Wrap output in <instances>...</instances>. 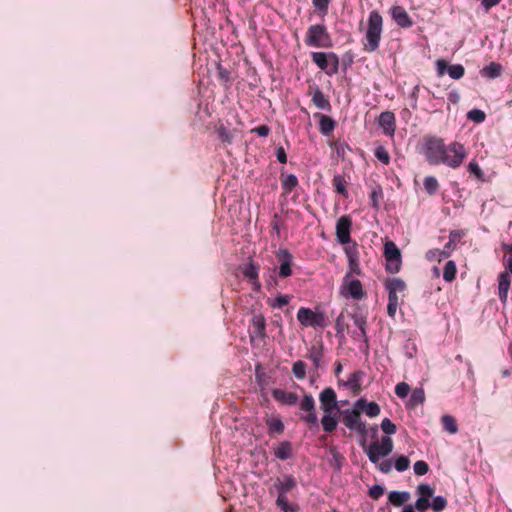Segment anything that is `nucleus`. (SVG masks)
<instances>
[{
    "label": "nucleus",
    "instance_id": "obj_1",
    "mask_svg": "<svg viewBox=\"0 0 512 512\" xmlns=\"http://www.w3.org/2000/svg\"><path fill=\"white\" fill-rule=\"evenodd\" d=\"M419 152L430 165L444 164L450 168H458L466 158V149L459 142L446 145L441 137L425 135L420 144Z\"/></svg>",
    "mask_w": 512,
    "mask_h": 512
},
{
    "label": "nucleus",
    "instance_id": "obj_2",
    "mask_svg": "<svg viewBox=\"0 0 512 512\" xmlns=\"http://www.w3.org/2000/svg\"><path fill=\"white\" fill-rule=\"evenodd\" d=\"M383 32V18L377 10L370 12L365 37L362 40L366 52H375L380 45Z\"/></svg>",
    "mask_w": 512,
    "mask_h": 512
},
{
    "label": "nucleus",
    "instance_id": "obj_3",
    "mask_svg": "<svg viewBox=\"0 0 512 512\" xmlns=\"http://www.w3.org/2000/svg\"><path fill=\"white\" fill-rule=\"evenodd\" d=\"M297 320L304 328H313L314 330H324L329 325V319L320 307L314 310L307 307H301L297 312Z\"/></svg>",
    "mask_w": 512,
    "mask_h": 512
},
{
    "label": "nucleus",
    "instance_id": "obj_4",
    "mask_svg": "<svg viewBox=\"0 0 512 512\" xmlns=\"http://www.w3.org/2000/svg\"><path fill=\"white\" fill-rule=\"evenodd\" d=\"M304 43L308 47L330 48L332 47L331 35L324 23L314 24L307 28Z\"/></svg>",
    "mask_w": 512,
    "mask_h": 512
},
{
    "label": "nucleus",
    "instance_id": "obj_5",
    "mask_svg": "<svg viewBox=\"0 0 512 512\" xmlns=\"http://www.w3.org/2000/svg\"><path fill=\"white\" fill-rule=\"evenodd\" d=\"M363 447L369 460L377 464L381 457L389 455L393 450V440L389 436H384L381 441H374L367 448L363 442Z\"/></svg>",
    "mask_w": 512,
    "mask_h": 512
},
{
    "label": "nucleus",
    "instance_id": "obj_6",
    "mask_svg": "<svg viewBox=\"0 0 512 512\" xmlns=\"http://www.w3.org/2000/svg\"><path fill=\"white\" fill-rule=\"evenodd\" d=\"M339 292L343 297L351 298L356 301L362 300L366 296V292L360 280L355 279L350 274H345L343 277Z\"/></svg>",
    "mask_w": 512,
    "mask_h": 512
},
{
    "label": "nucleus",
    "instance_id": "obj_7",
    "mask_svg": "<svg viewBox=\"0 0 512 512\" xmlns=\"http://www.w3.org/2000/svg\"><path fill=\"white\" fill-rule=\"evenodd\" d=\"M342 414V423L352 431L358 432L363 438L364 443L366 442L365 438L368 434L367 427L364 422H362L361 419V412L360 410L355 406L354 409H346L341 411Z\"/></svg>",
    "mask_w": 512,
    "mask_h": 512
},
{
    "label": "nucleus",
    "instance_id": "obj_8",
    "mask_svg": "<svg viewBox=\"0 0 512 512\" xmlns=\"http://www.w3.org/2000/svg\"><path fill=\"white\" fill-rule=\"evenodd\" d=\"M311 57L317 67L325 71L326 74L331 76L338 72L339 57L336 53L312 52Z\"/></svg>",
    "mask_w": 512,
    "mask_h": 512
},
{
    "label": "nucleus",
    "instance_id": "obj_9",
    "mask_svg": "<svg viewBox=\"0 0 512 512\" xmlns=\"http://www.w3.org/2000/svg\"><path fill=\"white\" fill-rule=\"evenodd\" d=\"M384 257L386 270L390 273H398L401 268V252L393 241H387L384 245Z\"/></svg>",
    "mask_w": 512,
    "mask_h": 512
},
{
    "label": "nucleus",
    "instance_id": "obj_10",
    "mask_svg": "<svg viewBox=\"0 0 512 512\" xmlns=\"http://www.w3.org/2000/svg\"><path fill=\"white\" fill-rule=\"evenodd\" d=\"M384 287L388 292L389 299L403 302L407 290V284L404 280L398 277L387 278L384 281Z\"/></svg>",
    "mask_w": 512,
    "mask_h": 512
},
{
    "label": "nucleus",
    "instance_id": "obj_11",
    "mask_svg": "<svg viewBox=\"0 0 512 512\" xmlns=\"http://www.w3.org/2000/svg\"><path fill=\"white\" fill-rule=\"evenodd\" d=\"M275 257L279 263L278 275L280 278H287L293 274V255L288 249L280 248L276 251Z\"/></svg>",
    "mask_w": 512,
    "mask_h": 512
},
{
    "label": "nucleus",
    "instance_id": "obj_12",
    "mask_svg": "<svg viewBox=\"0 0 512 512\" xmlns=\"http://www.w3.org/2000/svg\"><path fill=\"white\" fill-rule=\"evenodd\" d=\"M352 220L350 216H341L336 223V237L340 244L345 245L351 242Z\"/></svg>",
    "mask_w": 512,
    "mask_h": 512
},
{
    "label": "nucleus",
    "instance_id": "obj_13",
    "mask_svg": "<svg viewBox=\"0 0 512 512\" xmlns=\"http://www.w3.org/2000/svg\"><path fill=\"white\" fill-rule=\"evenodd\" d=\"M321 409L326 414H331L333 410L337 409L336 393L332 388H326L320 393Z\"/></svg>",
    "mask_w": 512,
    "mask_h": 512
},
{
    "label": "nucleus",
    "instance_id": "obj_14",
    "mask_svg": "<svg viewBox=\"0 0 512 512\" xmlns=\"http://www.w3.org/2000/svg\"><path fill=\"white\" fill-rule=\"evenodd\" d=\"M378 124L383 129V133L387 136H393L396 130L395 115L391 111H384L378 118Z\"/></svg>",
    "mask_w": 512,
    "mask_h": 512
},
{
    "label": "nucleus",
    "instance_id": "obj_15",
    "mask_svg": "<svg viewBox=\"0 0 512 512\" xmlns=\"http://www.w3.org/2000/svg\"><path fill=\"white\" fill-rule=\"evenodd\" d=\"M250 335L251 338L255 336L262 339L266 335V320L265 317L261 314H254L252 317V323L250 327Z\"/></svg>",
    "mask_w": 512,
    "mask_h": 512
},
{
    "label": "nucleus",
    "instance_id": "obj_16",
    "mask_svg": "<svg viewBox=\"0 0 512 512\" xmlns=\"http://www.w3.org/2000/svg\"><path fill=\"white\" fill-rule=\"evenodd\" d=\"M296 487V480L292 475H284L274 481L273 488L277 494L286 495Z\"/></svg>",
    "mask_w": 512,
    "mask_h": 512
},
{
    "label": "nucleus",
    "instance_id": "obj_17",
    "mask_svg": "<svg viewBox=\"0 0 512 512\" xmlns=\"http://www.w3.org/2000/svg\"><path fill=\"white\" fill-rule=\"evenodd\" d=\"M391 15L397 25L401 28H410L413 26L411 17L402 6H394L391 9Z\"/></svg>",
    "mask_w": 512,
    "mask_h": 512
},
{
    "label": "nucleus",
    "instance_id": "obj_18",
    "mask_svg": "<svg viewBox=\"0 0 512 512\" xmlns=\"http://www.w3.org/2000/svg\"><path fill=\"white\" fill-rule=\"evenodd\" d=\"M511 280L508 271H503L498 276V296L500 301L505 304L508 299V291Z\"/></svg>",
    "mask_w": 512,
    "mask_h": 512
},
{
    "label": "nucleus",
    "instance_id": "obj_19",
    "mask_svg": "<svg viewBox=\"0 0 512 512\" xmlns=\"http://www.w3.org/2000/svg\"><path fill=\"white\" fill-rule=\"evenodd\" d=\"M309 94L312 95L313 104L321 110L330 111L331 104L328 98L324 95V93L318 87H310Z\"/></svg>",
    "mask_w": 512,
    "mask_h": 512
},
{
    "label": "nucleus",
    "instance_id": "obj_20",
    "mask_svg": "<svg viewBox=\"0 0 512 512\" xmlns=\"http://www.w3.org/2000/svg\"><path fill=\"white\" fill-rule=\"evenodd\" d=\"M240 269H241L242 274L247 279H249V281L252 284H254V285L257 284L258 287L260 286L259 282H258V274H259V269H260L259 264L255 263L253 260H250L248 263L242 265L240 267Z\"/></svg>",
    "mask_w": 512,
    "mask_h": 512
},
{
    "label": "nucleus",
    "instance_id": "obj_21",
    "mask_svg": "<svg viewBox=\"0 0 512 512\" xmlns=\"http://www.w3.org/2000/svg\"><path fill=\"white\" fill-rule=\"evenodd\" d=\"M272 395L277 402L284 405H295L298 402V396L296 393L287 392L282 389H273Z\"/></svg>",
    "mask_w": 512,
    "mask_h": 512
},
{
    "label": "nucleus",
    "instance_id": "obj_22",
    "mask_svg": "<svg viewBox=\"0 0 512 512\" xmlns=\"http://www.w3.org/2000/svg\"><path fill=\"white\" fill-rule=\"evenodd\" d=\"M355 406L365 412L369 417H376L380 414V406L376 402H367L365 399H359Z\"/></svg>",
    "mask_w": 512,
    "mask_h": 512
},
{
    "label": "nucleus",
    "instance_id": "obj_23",
    "mask_svg": "<svg viewBox=\"0 0 512 512\" xmlns=\"http://www.w3.org/2000/svg\"><path fill=\"white\" fill-rule=\"evenodd\" d=\"M255 379L261 392H265L271 384V377L260 364L255 367Z\"/></svg>",
    "mask_w": 512,
    "mask_h": 512
},
{
    "label": "nucleus",
    "instance_id": "obj_24",
    "mask_svg": "<svg viewBox=\"0 0 512 512\" xmlns=\"http://www.w3.org/2000/svg\"><path fill=\"white\" fill-rule=\"evenodd\" d=\"M274 456L282 461L293 457V447L291 442L283 441L274 449Z\"/></svg>",
    "mask_w": 512,
    "mask_h": 512
},
{
    "label": "nucleus",
    "instance_id": "obj_25",
    "mask_svg": "<svg viewBox=\"0 0 512 512\" xmlns=\"http://www.w3.org/2000/svg\"><path fill=\"white\" fill-rule=\"evenodd\" d=\"M346 254H347L348 260H349V271L346 274H350L351 276L361 275L362 270L360 268V263H359V260L357 257V252L355 251V249L346 248Z\"/></svg>",
    "mask_w": 512,
    "mask_h": 512
},
{
    "label": "nucleus",
    "instance_id": "obj_26",
    "mask_svg": "<svg viewBox=\"0 0 512 512\" xmlns=\"http://www.w3.org/2000/svg\"><path fill=\"white\" fill-rule=\"evenodd\" d=\"M281 186L284 194H290L298 186V178L294 174L280 175Z\"/></svg>",
    "mask_w": 512,
    "mask_h": 512
},
{
    "label": "nucleus",
    "instance_id": "obj_27",
    "mask_svg": "<svg viewBox=\"0 0 512 512\" xmlns=\"http://www.w3.org/2000/svg\"><path fill=\"white\" fill-rule=\"evenodd\" d=\"M332 186L338 194L342 195L344 198H347L349 193L347 190L348 181L344 175L336 174L332 179Z\"/></svg>",
    "mask_w": 512,
    "mask_h": 512
},
{
    "label": "nucleus",
    "instance_id": "obj_28",
    "mask_svg": "<svg viewBox=\"0 0 512 512\" xmlns=\"http://www.w3.org/2000/svg\"><path fill=\"white\" fill-rule=\"evenodd\" d=\"M364 372L361 370H357L353 372L346 382V386H348L354 394H359L361 392V379L364 376Z\"/></svg>",
    "mask_w": 512,
    "mask_h": 512
},
{
    "label": "nucleus",
    "instance_id": "obj_29",
    "mask_svg": "<svg viewBox=\"0 0 512 512\" xmlns=\"http://www.w3.org/2000/svg\"><path fill=\"white\" fill-rule=\"evenodd\" d=\"M319 118V130L323 135L328 136L334 130L336 122L331 117L323 114H319Z\"/></svg>",
    "mask_w": 512,
    "mask_h": 512
},
{
    "label": "nucleus",
    "instance_id": "obj_30",
    "mask_svg": "<svg viewBox=\"0 0 512 512\" xmlns=\"http://www.w3.org/2000/svg\"><path fill=\"white\" fill-rule=\"evenodd\" d=\"M481 74L490 79L497 78L502 74V66L499 63L491 62L481 70Z\"/></svg>",
    "mask_w": 512,
    "mask_h": 512
},
{
    "label": "nucleus",
    "instance_id": "obj_31",
    "mask_svg": "<svg viewBox=\"0 0 512 512\" xmlns=\"http://www.w3.org/2000/svg\"><path fill=\"white\" fill-rule=\"evenodd\" d=\"M350 312L343 311L339 314V316L336 318L335 321V327L337 330V333H344L345 331L349 330L350 323Z\"/></svg>",
    "mask_w": 512,
    "mask_h": 512
},
{
    "label": "nucleus",
    "instance_id": "obj_32",
    "mask_svg": "<svg viewBox=\"0 0 512 512\" xmlns=\"http://www.w3.org/2000/svg\"><path fill=\"white\" fill-rule=\"evenodd\" d=\"M410 498V494L406 491L399 492V491H392L389 493L388 499L389 502L392 503L394 506L400 507L405 502H407Z\"/></svg>",
    "mask_w": 512,
    "mask_h": 512
},
{
    "label": "nucleus",
    "instance_id": "obj_33",
    "mask_svg": "<svg viewBox=\"0 0 512 512\" xmlns=\"http://www.w3.org/2000/svg\"><path fill=\"white\" fill-rule=\"evenodd\" d=\"M464 235L462 231L459 230H452L449 234V241L446 243L444 248L442 250L449 251V256L451 255V252L456 248L457 242L460 240V238Z\"/></svg>",
    "mask_w": 512,
    "mask_h": 512
},
{
    "label": "nucleus",
    "instance_id": "obj_34",
    "mask_svg": "<svg viewBox=\"0 0 512 512\" xmlns=\"http://www.w3.org/2000/svg\"><path fill=\"white\" fill-rule=\"evenodd\" d=\"M352 322L362 334H365L366 317L361 312H350L349 323Z\"/></svg>",
    "mask_w": 512,
    "mask_h": 512
},
{
    "label": "nucleus",
    "instance_id": "obj_35",
    "mask_svg": "<svg viewBox=\"0 0 512 512\" xmlns=\"http://www.w3.org/2000/svg\"><path fill=\"white\" fill-rule=\"evenodd\" d=\"M456 273H457V267H456L455 262L452 260H449L448 262H446V264L444 266V270H443V279L446 282H452L456 277Z\"/></svg>",
    "mask_w": 512,
    "mask_h": 512
},
{
    "label": "nucleus",
    "instance_id": "obj_36",
    "mask_svg": "<svg viewBox=\"0 0 512 512\" xmlns=\"http://www.w3.org/2000/svg\"><path fill=\"white\" fill-rule=\"evenodd\" d=\"M441 423L443 425V428L450 434H455L458 432V426H457L456 420L453 416H451V415L442 416Z\"/></svg>",
    "mask_w": 512,
    "mask_h": 512
},
{
    "label": "nucleus",
    "instance_id": "obj_37",
    "mask_svg": "<svg viewBox=\"0 0 512 512\" xmlns=\"http://www.w3.org/2000/svg\"><path fill=\"white\" fill-rule=\"evenodd\" d=\"M424 188L429 195H434L439 190V182L434 176H427L423 181Z\"/></svg>",
    "mask_w": 512,
    "mask_h": 512
},
{
    "label": "nucleus",
    "instance_id": "obj_38",
    "mask_svg": "<svg viewBox=\"0 0 512 512\" xmlns=\"http://www.w3.org/2000/svg\"><path fill=\"white\" fill-rule=\"evenodd\" d=\"M321 423L324 431L331 433L336 429L338 421L335 417L331 416V414L325 413L321 419Z\"/></svg>",
    "mask_w": 512,
    "mask_h": 512
},
{
    "label": "nucleus",
    "instance_id": "obj_39",
    "mask_svg": "<svg viewBox=\"0 0 512 512\" xmlns=\"http://www.w3.org/2000/svg\"><path fill=\"white\" fill-rule=\"evenodd\" d=\"M276 505L283 512H296L297 511V507L290 505L286 495H283V494H278V497L276 499Z\"/></svg>",
    "mask_w": 512,
    "mask_h": 512
},
{
    "label": "nucleus",
    "instance_id": "obj_40",
    "mask_svg": "<svg viewBox=\"0 0 512 512\" xmlns=\"http://www.w3.org/2000/svg\"><path fill=\"white\" fill-rule=\"evenodd\" d=\"M270 433L281 434L284 431V424L279 418H271L266 421Z\"/></svg>",
    "mask_w": 512,
    "mask_h": 512
},
{
    "label": "nucleus",
    "instance_id": "obj_41",
    "mask_svg": "<svg viewBox=\"0 0 512 512\" xmlns=\"http://www.w3.org/2000/svg\"><path fill=\"white\" fill-rule=\"evenodd\" d=\"M332 0H312V4L318 14L324 17L328 13L329 5Z\"/></svg>",
    "mask_w": 512,
    "mask_h": 512
},
{
    "label": "nucleus",
    "instance_id": "obj_42",
    "mask_svg": "<svg viewBox=\"0 0 512 512\" xmlns=\"http://www.w3.org/2000/svg\"><path fill=\"white\" fill-rule=\"evenodd\" d=\"M448 74L452 79L458 80L464 76L465 68L461 64L449 65Z\"/></svg>",
    "mask_w": 512,
    "mask_h": 512
},
{
    "label": "nucleus",
    "instance_id": "obj_43",
    "mask_svg": "<svg viewBox=\"0 0 512 512\" xmlns=\"http://www.w3.org/2000/svg\"><path fill=\"white\" fill-rule=\"evenodd\" d=\"M448 257H449V251L440 250V249L429 250L426 254V258L429 261H434V260L441 261L443 258H448Z\"/></svg>",
    "mask_w": 512,
    "mask_h": 512
},
{
    "label": "nucleus",
    "instance_id": "obj_44",
    "mask_svg": "<svg viewBox=\"0 0 512 512\" xmlns=\"http://www.w3.org/2000/svg\"><path fill=\"white\" fill-rule=\"evenodd\" d=\"M375 157L385 165L390 163V154L384 146H378L374 151Z\"/></svg>",
    "mask_w": 512,
    "mask_h": 512
},
{
    "label": "nucleus",
    "instance_id": "obj_45",
    "mask_svg": "<svg viewBox=\"0 0 512 512\" xmlns=\"http://www.w3.org/2000/svg\"><path fill=\"white\" fill-rule=\"evenodd\" d=\"M435 492V489L431 487L429 484L422 483L417 486V494L420 497H426L430 500L431 497H433Z\"/></svg>",
    "mask_w": 512,
    "mask_h": 512
},
{
    "label": "nucleus",
    "instance_id": "obj_46",
    "mask_svg": "<svg viewBox=\"0 0 512 512\" xmlns=\"http://www.w3.org/2000/svg\"><path fill=\"white\" fill-rule=\"evenodd\" d=\"M300 409L305 412H313L315 410V401L311 395H305L300 402Z\"/></svg>",
    "mask_w": 512,
    "mask_h": 512
},
{
    "label": "nucleus",
    "instance_id": "obj_47",
    "mask_svg": "<svg viewBox=\"0 0 512 512\" xmlns=\"http://www.w3.org/2000/svg\"><path fill=\"white\" fill-rule=\"evenodd\" d=\"M447 507V499L443 496H436L433 498L431 508L434 512H441Z\"/></svg>",
    "mask_w": 512,
    "mask_h": 512
},
{
    "label": "nucleus",
    "instance_id": "obj_48",
    "mask_svg": "<svg viewBox=\"0 0 512 512\" xmlns=\"http://www.w3.org/2000/svg\"><path fill=\"white\" fill-rule=\"evenodd\" d=\"M467 117L475 123H482L486 119V114L480 109H472L467 113Z\"/></svg>",
    "mask_w": 512,
    "mask_h": 512
},
{
    "label": "nucleus",
    "instance_id": "obj_49",
    "mask_svg": "<svg viewBox=\"0 0 512 512\" xmlns=\"http://www.w3.org/2000/svg\"><path fill=\"white\" fill-rule=\"evenodd\" d=\"M217 132V135L219 137V139L222 141V142H225V143H228L230 144L232 142V139H233V136L232 134L230 133V131L224 127L223 125L219 126L216 130Z\"/></svg>",
    "mask_w": 512,
    "mask_h": 512
},
{
    "label": "nucleus",
    "instance_id": "obj_50",
    "mask_svg": "<svg viewBox=\"0 0 512 512\" xmlns=\"http://www.w3.org/2000/svg\"><path fill=\"white\" fill-rule=\"evenodd\" d=\"M292 371L297 379H303L306 375V364L302 361H297L293 364Z\"/></svg>",
    "mask_w": 512,
    "mask_h": 512
},
{
    "label": "nucleus",
    "instance_id": "obj_51",
    "mask_svg": "<svg viewBox=\"0 0 512 512\" xmlns=\"http://www.w3.org/2000/svg\"><path fill=\"white\" fill-rule=\"evenodd\" d=\"M468 171L470 174H473L477 179L483 180L484 178V172L480 168L477 161L472 160L468 165Z\"/></svg>",
    "mask_w": 512,
    "mask_h": 512
},
{
    "label": "nucleus",
    "instance_id": "obj_52",
    "mask_svg": "<svg viewBox=\"0 0 512 512\" xmlns=\"http://www.w3.org/2000/svg\"><path fill=\"white\" fill-rule=\"evenodd\" d=\"M409 465H410V460L408 457L406 456H399L396 460H395V469L399 472H403L405 470H407L409 468Z\"/></svg>",
    "mask_w": 512,
    "mask_h": 512
},
{
    "label": "nucleus",
    "instance_id": "obj_53",
    "mask_svg": "<svg viewBox=\"0 0 512 512\" xmlns=\"http://www.w3.org/2000/svg\"><path fill=\"white\" fill-rule=\"evenodd\" d=\"M430 507H431L430 500L427 499L426 497L419 496V498L416 500L413 508L419 512H424L427 509H429Z\"/></svg>",
    "mask_w": 512,
    "mask_h": 512
},
{
    "label": "nucleus",
    "instance_id": "obj_54",
    "mask_svg": "<svg viewBox=\"0 0 512 512\" xmlns=\"http://www.w3.org/2000/svg\"><path fill=\"white\" fill-rule=\"evenodd\" d=\"M381 429L387 435H392L396 433V425L390 421L388 418H384L381 423Z\"/></svg>",
    "mask_w": 512,
    "mask_h": 512
},
{
    "label": "nucleus",
    "instance_id": "obj_55",
    "mask_svg": "<svg viewBox=\"0 0 512 512\" xmlns=\"http://www.w3.org/2000/svg\"><path fill=\"white\" fill-rule=\"evenodd\" d=\"M410 392V386L405 382H400L395 387V394L400 398H405Z\"/></svg>",
    "mask_w": 512,
    "mask_h": 512
},
{
    "label": "nucleus",
    "instance_id": "obj_56",
    "mask_svg": "<svg viewBox=\"0 0 512 512\" xmlns=\"http://www.w3.org/2000/svg\"><path fill=\"white\" fill-rule=\"evenodd\" d=\"M413 468L415 474L419 476L425 475L429 471L428 464L423 460L416 461Z\"/></svg>",
    "mask_w": 512,
    "mask_h": 512
},
{
    "label": "nucleus",
    "instance_id": "obj_57",
    "mask_svg": "<svg viewBox=\"0 0 512 512\" xmlns=\"http://www.w3.org/2000/svg\"><path fill=\"white\" fill-rule=\"evenodd\" d=\"M384 491L383 486L374 485L369 489V496L374 500H378L384 494Z\"/></svg>",
    "mask_w": 512,
    "mask_h": 512
},
{
    "label": "nucleus",
    "instance_id": "obj_58",
    "mask_svg": "<svg viewBox=\"0 0 512 512\" xmlns=\"http://www.w3.org/2000/svg\"><path fill=\"white\" fill-rule=\"evenodd\" d=\"M290 300L291 297L289 295H280L274 299V302L271 305L272 307L282 308L283 306L287 305Z\"/></svg>",
    "mask_w": 512,
    "mask_h": 512
},
{
    "label": "nucleus",
    "instance_id": "obj_59",
    "mask_svg": "<svg viewBox=\"0 0 512 512\" xmlns=\"http://www.w3.org/2000/svg\"><path fill=\"white\" fill-rule=\"evenodd\" d=\"M399 305H400L399 301L392 300V299L388 298L387 313L390 317H392V318L395 317Z\"/></svg>",
    "mask_w": 512,
    "mask_h": 512
},
{
    "label": "nucleus",
    "instance_id": "obj_60",
    "mask_svg": "<svg viewBox=\"0 0 512 512\" xmlns=\"http://www.w3.org/2000/svg\"><path fill=\"white\" fill-rule=\"evenodd\" d=\"M425 396L423 389H415L411 395V401L414 404H422L424 402Z\"/></svg>",
    "mask_w": 512,
    "mask_h": 512
},
{
    "label": "nucleus",
    "instance_id": "obj_61",
    "mask_svg": "<svg viewBox=\"0 0 512 512\" xmlns=\"http://www.w3.org/2000/svg\"><path fill=\"white\" fill-rule=\"evenodd\" d=\"M302 419L310 425H317L318 423V418L315 413V410L313 412H307L305 416H302Z\"/></svg>",
    "mask_w": 512,
    "mask_h": 512
},
{
    "label": "nucleus",
    "instance_id": "obj_62",
    "mask_svg": "<svg viewBox=\"0 0 512 512\" xmlns=\"http://www.w3.org/2000/svg\"><path fill=\"white\" fill-rule=\"evenodd\" d=\"M252 132H255L257 135L261 137H267L270 133V128L267 125H260L254 128Z\"/></svg>",
    "mask_w": 512,
    "mask_h": 512
},
{
    "label": "nucleus",
    "instance_id": "obj_63",
    "mask_svg": "<svg viewBox=\"0 0 512 512\" xmlns=\"http://www.w3.org/2000/svg\"><path fill=\"white\" fill-rule=\"evenodd\" d=\"M276 158L282 164H285L287 162V154H286L285 149L282 146H279L276 149Z\"/></svg>",
    "mask_w": 512,
    "mask_h": 512
},
{
    "label": "nucleus",
    "instance_id": "obj_64",
    "mask_svg": "<svg viewBox=\"0 0 512 512\" xmlns=\"http://www.w3.org/2000/svg\"><path fill=\"white\" fill-rule=\"evenodd\" d=\"M377 464H378L379 470L385 474L391 472V470H392V463L390 460H385L380 463L378 462Z\"/></svg>",
    "mask_w": 512,
    "mask_h": 512
}]
</instances>
